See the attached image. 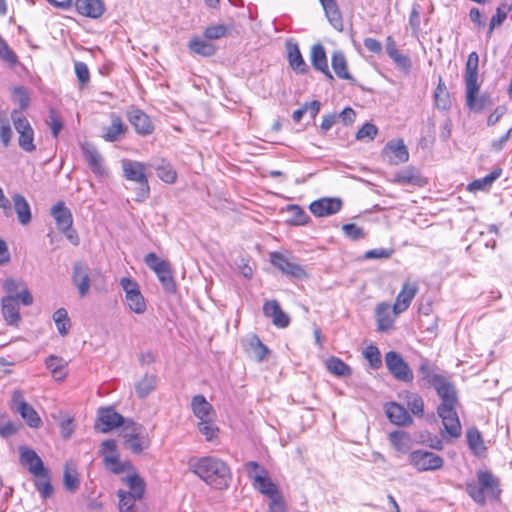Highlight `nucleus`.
Returning <instances> with one entry per match:
<instances>
[{"label": "nucleus", "instance_id": "f257e3e1", "mask_svg": "<svg viewBox=\"0 0 512 512\" xmlns=\"http://www.w3.org/2000/svg\"><path fill=\"white\" fill-rule=\"evenodd\" d=\"M432 387L441 399V403L437 407V414L444 426L445 434H443V437H460L462 427L456 412L458 397L454 384L446 376L442 375L440 378L435 379Z\"/></svg>", "mask_w": 512, "mask_h": 512}, {"label": "nucleus", "instance_id": "f03ea898", "mask_svg": "<svg viewBox=\"0 0 512 512\" xmlns=\"http://www.w3.org/2000/svg\"><path fill=\"white\" fill-rule=\"evenodd\" d=\"M191 472L214 489H227L232 479L228 464L215 456L193 457L188 461Z\"/></svg>", "mask_w": 512, "mask_h": 512}, {"label": "nucleus", "instance_id": "7ed1b4c3", "mask_svg": "<svg viewBox=\"0 0 512 512\" xmlns=\"http://www.w3.org/2000/svg\"><path fill=\"white\" fill-rule=\"evenodd\" d=\"M478 481L466 483V492L478 504L483 505L486 498L499 499L501 490L499 480L489 471H478Z\"/></svg>", "mask_w": 512, "mask_h": 512}, {"label": "nucleus", "instance_id": "20e7f679", "mask_svg": "<svg viewBox=\"0 0 512 512\" xmlns=\"http://www.w3.org/2000/svg\"><path fill=\"white\" fill-rule=\"evenodd\" d=\"M121 165L123 177L137 184L135 201L144 202L150 195V187L146 174L148 165L130 159H123Z\"/></svg>", "mask_w": 512, "mask_h": 512}, {"label": "nucleus", "instance_id": "39448f33", "mask_svg": "<svg viewBox=\"0 0 512 512\" xmlns=\"http://www.w3.org/2000/svg\"><path fill=\"white\" fill-rule=\"evenodd\" d=\"M123 482L129 487V491L119 490L117 492L119 510L120 512H137L135 501L142 499L145 482L136 472L128 474L123 478Z\"/></svg>", "mask_w": 512, "mask_h": 512}, {"label": "nucleus", "instance_id": "423d86ee", "mask_svg": "<svg viewBox=\"0 0 512 512\" xmlns=\"http://www.w3.org/2000/svg\"><path fill=\"white\" fill-rule=\"evenodd\" d=\"M100 452L103 457V464L105 468L113 474H121L123 472L131 474L135 472L134 467L130 462L120 461L115 440L108 439L103 441Z\"/></svg>", "mask_w": 512, "mask_h": 512}, {"label": "nucleus", "instance_id": "0eeeda50", "mask_svg": "<svg viewBox=\"0 0 512 512\" xmlns=\"http://www.w3.org/2000/svg\"><path fill=\"white\" fill-rule=\"evenodd\" d=\"M11 119L16 132L18 133V145L27 152L32 153L36 150L34 143V129L29 120L17 110L11 112Z\"/></svg>", "mask_w": 512, "mask_h": 512}, {"label": "nucleus", "instance_id": "6e6552de", "mask_svg": "<svg viewBox=\"0 0 512 512\" xmlns=\"http://www.w3.org/2000/svg\"><path fill=\"white\" fill-rule=\"evenodd\" d=\"M123 437L125 438V447L135 454H141L150 444L147 433L144 428L129 421L123 428Z\"/></svg>", "mask_w": 512, "mask_h": 512}, {"label": "nucleus", "instance_id": "1a4fd4ad", "mask_svg": "<svg viewBox=\"0 0 512 512\" xmlns=\"http://www.w3.org/2000/svg\"><path fill=\"white\" fill-rule=\"evenodd\" d=\"M385 364L392 376L402 382H411L413 372L403 357L395 351H389L385 354Z\"/></svg>", "mask_w": 512, "mask_h": 512}, {"label": "nucleus", "instance_id": "9d476101", "mask_svg": "<svg viewBox=\"0 0 512 512\" xmlns=\"http://www.w3.org/2000/svg\"><path fill=\"white\" fill-rule=\"evenodd\" d=\"M480 85L465 88V102L467 108L474 113H481L494 105V99L488 92L479 94Z\"/></svg>", "mask_w": 512, "mask_h": 512}, {"label": "nucleus", "instance_id": "9b49d317", "mask_svg": "<svg viewBox=\"0 0 512 512\" xmlns=\"http://www.w3.org/2000/svg\"><path fill=\"white\" fill-rule=\"evenodd\" d=\"M409 462L418 471H434L442 468L444 460L439 455L425 450H415L409 454Z\"/></svg>", "mask_w": 512, "mask_h": 512}, {"label": "nucleus", "instance_id": "f8f14e48", "mask_svg": "<svg viewBox=\"0 0 512 512\" xmlns=\"http://www.w3.org/2000/svg\"><path fill=\"white\" fill-rule=\"evenodd\" d=\"M120 284L125 291V300L129 309L137 314H143L147 307L139 285L131 278L126 277L121 279Z\"/></svg>", "mask_w": 512, "mask_h": 512}, {"label": "nucleus", "instance_id": "ddd939ff", "mask_svg": "<svg viewBox=\"0 0 512 512\" xmlns=\"http://www.w3.org/2000/svg\"><path fill=\"white\" fill-rule=\"evenodd\" d=\"M11 408L19 413L31 428H38L41 425V418L35 409L25 401L21 390H15L13 392Z\"/></svg>", "mask_w": 512, "mask_h": 512}, {"label": "nucleus", "instance_id": "4468645a", "mask_svg": "<svg viewBox=\"0 0 512 512\" xmlns=\"http://www.w3.org/2000/svg\"><path fill=\"white\" fill-rule=\"evenodd\" d=\"M270 262L275 268L289 277L301 279L306 276V272L300 264L281 252H272L270 254Z\"/></svg>", "mask_w": 512, "mask_h": 512}, {"label": "nucleus", "instance_id": "2eb2a0df", "mask_svg": "<svg viewBox=\"0 0 512 512\" xmlns=\"http://www.w3.org/2000/svg\"><path fill=\"white\" fill-rule=\"evenodd\" d=\"M130 420H125L122 415L117 413L112 407H100L97 411V424L96 426L102 425L100 431L108 433L116 427H123Z\"/></svg>", "mask_w": 512, "mask_h": 512}, {"label": "nucleus", "instance_id": "dca6fc26", "mask_svg": "<svg viewBox=\"0 0 512 512\" xmlns=\"http://www.w3.org/2000/svg\"><path fill=\"white\" fill-rule=\"evenodd\" d=\"M19 452L20 463L22 466L27 468L29 473L34 477L46 476L48 469L44 466L42 459L33 449L21 446L19 448Z\"/></svg>", "mask_w": 512, "mask_h": 512}, {"label": "nucleus", "instance_id": "f3484780", "mask_svg": "<svg viewBox=\"0 0 512 512\" xmlns=\"http://www.w3.org/2000/svg\"><path fill=\"white\" fill-rule=\"evenodd\" d=\"M81 150L88 166L97 177H105L108 175V171L104 165V159L93 144L88 142L82 143Z\"/></svg>", "mask_w": 512, "mask_h": 512}, {"label": "nucleus", "instance_id": "a211bd4d", "mask_svg": "<svg viewBox=\"0 0 512 512\" xmlns=\"http://www.w3.org/2000/svg\"><path fill=\"white\" fill-rule=\"evenodd\" d=\"M342 208V201L340 198H320L313 201L309 209L316 217L331 216L339 212Z\"/></svg>", "mask_w": 512, "mask_h": 512}, {"label": "nucleus", "instance_id": "6ab92c4d", "mask_svg": "<svg viewBox=\"0 0 512 512\" xmlns=\"http://www.w3.org/2000/svg\"><path fill=\"white\" fill-rule=\"evenodd\" d=\"M384 411L389 421L396 426L405 427L413 423V418L406 408L396 402L385 403Z\"/></svg>", "mask_w": 512, "mask_h": 512}, {"label": "nucleus", "instance_id": "aec40b11", "mask_svg": "<svg viewBox=\"0 0 512 512\" xmlns=\"http://www.w3.org/2000/svg\"><path fill=\"white\" fill-rule=\"evenodd\" d=\"M399 314L400 312H396L394 306L389 303H379L375 309L378 330L384 332L393 328L395 319Z\"/></svg>", "mask_w": 512, "mask_h": 512}, {"label": "nucleus", "instance_id": "412c9836", "mask_svg": "<svg viewBox=\"0 0 512 512\" xmlns=\"http://www.w3.org/2000/svg\"><path fill=\"white\" fill-rule=\"evenodd\" d=\"M417 292V283L405 282L396 297L395 303L393 304L395 311L400 313L406 311L416 296Z\"/></svg>", "mask_w": 512, "mask_h": 512}, {"label": "nucleus", "instance_id": "4be33fe9", "mask_svg": "<svg viewBox=\"0 0 512 512\" xmlns=\"http://www.w3.org/2000/svg\"><path fill=\"white\" fill-rule=\"evenodd\" d=\"M50 214L55 220L59 231H67L73 225V216L69 208L65 206L63 201L57 202L52 206Z\"/></svg>", "mask_w": 512, "mask_h": 512}, {"label": "nucleus", "instance_id": "5701e85b", "mask_svg": "<svg viewBox=\"0 0 512 512\" xmlns=\"http://www.w3.org/2000/svg\"><path fill=\"white\" fill-rule=\"evenodd\" d=\"M310 60L315 70L322 72L329 80H333V75L328 68L326 52L322 44L317 43L311 47Z\"/></svg>", "mask_w": 512, "mask_h": 512}, {"label": "nucleus", "instance_id": "b1692460", "mask_svg": "<svg viewBox=\"0 0 512 512\" xmlns=\"http://www.w3.org/2000/svg\"><path fill=\"white\" fill-rule=\"evenodd\" d=\"M72 281L78 288L80 296H86L90 289L88 267L81 262L75 263L73 266Z\"/></svg>", "mask_w": 512, "mask_h": 512}, {"label": "nucleus", "instance_id": "393cba45", "mask_svg": "<svg viewBox=\"0 0 512 512\" xmlns=\"http://www.w3.org/2000/svg\"><path fill=\"white\" fill-rule=\"evenodd\" d=\"M286 50L291 69L297 74H305L308 71V65L304 61L298 45L288 41L286 43Z\"/></svg>", "mask_w": 512, "mask_h": 512}, {"label": "nucleus", "instance_id": "a878e982", "mask_svg": "<svg viewBox=\"0 0 512 512\" xmlns=\"http://www.w3.org/2000/svg\"><path fill=\"white\" fill-rule=\"evenodd\" d=\"M128 118L138 134L149 135L153 132L152 123L143 111L132 109L128 112Z\"/></svg>", "mask_w": 512, "mask_h": 512}, {"label": "nucleus", "instance_id": "bb28decb", "mask_svg": "<svg viewBox=\"0 0 512 512\" xmlns=\"http://www.w3.org/2000/svg\"><path fill=\"white\" fill-rule=\"evenodd\" d=\"M329 23L341 32L344 29L343 18L336 0H319Z\"/></svg>", "mask_w": 512, "mask_h": 512}, {"label": "nucleus", "instance_id": "cd10ccee", "mask_svg": "<svg viewBox=\"0 0 512 512\" xmlns=\"http://www.w3.org/2000/svg\"><path fill=\"white\" fill-rule=\"evenodd\" d=\"M75 7L79 14L94 19L102 16L105 10L101 0H76Z\"/></svg>", "mask_w": 512, "mask_h": 512}, {"label": "nucleus", "instance_id": "c85d7f7f", "mask_svg": "<svg viewBox=\"0 0 512 512\" xmlns=\"http://www.w3.org/2000/svg\"><path fill=\"white\" fill-rule=\"evenodd\" d=\"M397 184L412 185L422 187L426 185L427 181L420 175L418 170L413 167H406L399 171L393 180Z\"/></svg>", "mask_w": 512, "mask_h": 512}, {"label": "nucleus", "instance_id": "c756f323", "mask_svg": "<svg viewBox=\"0 0 512 512\" xmlns=\"http://www.w3.org/2000/svg\"><path fill=\"white\" fill-rule=\"evenodd\" d=\"M391 446L400 454H406L412 447V439L408 432L403 430L392 431L388 435Z\"/></svg>", "mask_w": 512, "mask_h": 512}, {"label": "nucleus", "instance_id": "7c9ffc66", "mask_svg": "<svg viewBox=\"0 0 512 512\" xmlns=\"http://www.w3.org/2000/svg\"><path fill=\"white\" fill-rule=\"evenodd\" d=\"M2 314L9 325H18L20 321L19 306L14 296L8 295L2 299Z\"/></svg>", "mask_w": 512, "mask_h": 512}, {"label": "nucleus", "instance_id": "2f4dec72", "mask_svg": "<svg viewBox=\"0 0 512 512\" xmlns=\"http://www.w3.org/2000/svg\"><path fill=\"white\" fill-rule=\"evenodd\" d=\"M478 66H479V55L473 51L468 55L465 72H464V83L465 88L479 85L478 83Z\"/></svg>", "mask_w": 512, "mask_h": 512}, {"label": "nucleus", "instance_id": "473e14b6", "mask_svg": "<svg viewBox=\"0 0 512 512\" xmlns=\"http://www.w3.org/2000/svg\"><path fill=\"white\" fill-rule=\"evenodd\" d=\"M191 409L199 421L214 418V410L212 405L201 394L195 395L192 398Z\"/></svg>", "mask_w": 512, "mask_h": 512}, {"label": "nucleus", "instance_id": "72a5a7b5", "mask_svg": "<svg viewBox=\"0 0 512 512\" xmlns=\"http://www.w3.org/2000/svg\"><path fill=\"white\" fill-rule=\"evenodd\" d=\"M253 487L260 493L268 496L271 501L273 499H280L277 486L271 481L268 474H262V476L255 475Z\"/></svg>", "mask_w": 512, "mask_h": 512}, {"label": "nucleus", "instance_id": "f704fd0d", "mask_svg": "<svg viewBox=\"0 0 512 512\" xmlns=\"http://www.w3.org/2000/svg\"><path fill=\"white\" fill-rule=\"evenodd\" d=\"M188 49L191 53L203 57L213 56L216 52V47L207 39L201 37H193L188 43Z\"/></svg>", "mask_w": 512, "mask_h": 512}, {"label": "nucleus", "instance_id": "c9c22d12", "mask_svg": "<svg viewBox=\"0 0 512 512\" xmlns=\"http://www.w3.org/2000/svg\"><path fill=\"white\" fill-rule=\"evenodd\" d=\"M386 52L399 68L405 71L410 69L411 61L409 57L399 52L396 46V42L391 36L386 38Z\"/></svg>", "mask_w": 512, "mask_h": 512}, {"label": "nucleus", "instance_id": "e433bc0d", "mask_svg": "<svg viewBox=\"0 0 512 512\" xmlns=\"http://www.w3.org/2000/svg\"><path fill=\"white\" fill-rule=\"evenodd\" d=\"M14 210L17 214L18 221L22 225L30 223L32 215L30 205L24 196L20 194H14L12 197Z\"/></svg>", "mask_w": 512, "mask_h": 512}, {"label": "nucleus", "instance_id": "4c0bfd02", "mask_svg": "<svg viewBox=\"0 0 512 512\" xmlns=\"http://www.w3.org/2000/svg\"><path fill=\"white\" fill-rule=\"evenodd\" d=\"M63 486L67 492L74 493L80 486V480L76 466L68 462L65 464L63 472Z\"/></svg>", "mask_w": 512, "mask_h": 512}, {"label": "nucleus", "instance_id": "58836bf2", "mask_svg": "<svg viewBox=\"0 0 512 512\" xmlns=\"http://www.w3.org/2000/svg\"><path fill=\"white\" fill-rule=\"evenodd\" d=\"M332 68L340 79L354 81L347 69V61L341 51H335L331 57Z\"/></svg>", "mask_w": 512, "mask_h": 512}, {"label": "nucleus", "instance_id": "ea45409f", "mask_svg": "<svg viewBox=\"0 0 512 512\" xmlns=\"http://www.w3.org/2000/svg\"><path fill=\"white\" fill-rule=\"evenodd\" d=\"M157 385V376L153 374H145L140 380L135 383V392L138 398L147 397L152 391L155 390Z\"/></svg>", "mask_w": 512, "mask_h": 512}, {"label": "nucleus", "instance_id": "a19ab883", "mask_svg": "<svg viewBox=\"0 0 512 512\" xmlns=\"http://www.w3.org/2000/svg\"><path fill=\"white\" fill-rule=\"evenodd\" d=\"M125 127L121 118L115 113L111 114V125L104 129V139L108 142L117 141L124 133Z\"/></svg>", "mask_w": 512, "mask_h": 512}, {"label": "nucleus", "instance_id": "79ce46f5", "mask_svg": "<svg viewBox=\"0 0 512 512\" xmlns=\"http://www.w3.org/2000/svg\"><path fill=\"white\" fill-rule=\"evenodd\" d=\"M391 152L394 155V163H405L409 159L408 150L402 139L390 141L386 144L384 152Z\"/></svg>", "mask_w": 512, "mask_h": 512}, {"label": "nucleus", "instance_id": "37998d69", "mask_svg": "<svg viewBox=\"0 0 512 512\" xmlns=\"http://www.w3.org/2000/svg\"><path fill=\"white\" fill-rule=\"evenodd\" d=\"M45 363L56 380L61 381L66 377V362L63 359L51 355L46 359Z\"/></svg>", "mask_w": 512, "mask_h": 512}, {"label": "nucleus", "instance_id": "c03bdc74", "mask_svg": "<svg viewBox=\"0 0 512 512\" xmlns=\"http://www.w3.org/2000/svg\"><path fill=\"white\" fill-rule=\"evenodd\" d=\"M466 437L468 446L475 455H481L486 450L482 435L477 428H470Z\"/></svg>", "mask_w": 512, "mask_h": 512}, {"label": "nucleus", "instance_id": "a18cd8bd", "mask_svg": "<svg viewBox=\"0 0 512 512\" xmlns=\"http://www.w3.org/2000/svg\"><path fill=\"white\" fill-rule=\"evenodd\" d=\"M434 100L438 109L447 110L450 108L451 101L449 92L447 91L445 83L441 77H439V82L434 92Z\"/></svg>", "mask_w": 512, "mask_h": 512}, {"label": "nucleus", "instance_id": "49530a36", "mask_svg": "<svg viewBox=\"0 0 512 512\" xmlns=\"http://www.w3.org/2000/svg\"><path fill=\"white\" fill-rule=\"evenodd\" d=\"M502 174V169L498 168L493 170L490 174L481 179L474 180L468 186L469 191L486 190L492 183L498 179Z\"/></svg>", "mask_w": 512, "mask_h": 512}, {"label": "nucleus", "instance_id": "de8ad7c7", "mask_svg": "<svg viewBox=\"0 0 512 512\" xmlns=\"http://www.w3.org/2000/svg\"><path fill=\"white\" fill-rule=\"evenodd\" d=\"M53 320L56 324L59 334L61 336L67 335L71 327V322L67 310L64 308L57 309L53 314Z\"/></svg>", "mask_w": 512, "mask_h": 512}, {"label": "nucleus", "instance_id": "09e8293b", "mask_svg": "<svg viewBox=\"0 0 512 512\" xmlns=\"http://www.w3.org/2000/svg\"><path fill=\"white\" fill-rule=\"evenodd\" d=\"M326 368L336 376L346 377L351 374L350 367L337 357H330L326 361Z\"/></svg>", "mask_w": 512, "mask_h": 512}, {"label": "nucleus", "instance_id": "8fccbe9b", "mask_svg": "<svg viewBox=\"0 0 512 512\" xmlns=\"http://www.w3.org/2000/svg\"><path fill=\"white\" fill-rule=\"evenodd\" d=\"M160 281L163 289L168 293L176 292V283L172 275V270L170 264L161 269V272L158 271L155 273Z\"/></svg>", "mask_w": 512, "mask_h": 512}, {"label": "nucleus", "instance_id": "3c124183", "mask_svg": "<svg viewBox=\"0 0 512 512\" xmlns=\"http://www.w3.org/2000/svg\"><path fill=\"white\" fill-rule=\"evenodd\" d=\"M35 478V488L40 493L42 498H50L54 493V489L50 481L49 470H47L46 476H38Z\"/></svg>", "mask_w": 512, "mask_h": 512}, {"label": "nucleus", "instance_id": "603ef678", "mask_svg": "<svg viewBox=\"0 0 512 512\" xmlns=\"http://www.w3.org/2000/svg\"><path fill=\"white\" fill-rule=\"evenodd\" d=\"M406 404L408 409L416 417H422L424 414V401L421 396L416 393H407Z\"/></svg>", "mask_w": 512, "mask_h": 512}, {"label": "nucleus", "instance_id": "864d4df0", "mask_svg": "<svg viewBox=\"0 0 512 512\" xmlns=\"http://www.w3.org/2000/svg\"><path fill=\"white\" fill-rule=\"evenodd\" d=\"M197 428L207 441H212L217 437L219 432V429L215 425L213 418L200 420L198 422Z\"/></svg>", "mask_w": 512, "mask_h": 512}, {"label": "nucleus", "instance_id": "5fc2aeb1", "mask_svg": "<svg viewBox=\"0 0 512 512\" xmlns=\"http://www.w3.org/2000/svg\"><path fill=\"white\" fill-rule=\"evenodd\" d=\"M435 370V367L431 366L427 360H424L419 366L418 373L422 380H424L428 385L433 386L435 379L442 376V374L436 373Z\"/></svg>", "mask_w": 512, "mask_h": 512}, {"label": "nucleus", "instance_id": "6e6d98bb", "mask_svg": "<svg viewBox=\"0 0 512 512\" xmlns=\"http://www.w3.org/2000/svg\"><path fill=\"white\" fill-rule=\"evenodd\" d=\"M287 212L290 214V222L293 225H305L309 221V216L298 205L290 204L287 206Z\"/></svg>", "mask_w": 512, "mask_h": 512}, {"label": "nucleus", "instance_id": "4d7b16f0", "mask_svg": "<svg viewBox=\"0 0 512 512\" xmlns=\"http://www.w3.org/2000/svg\"><path fill=\"white\" fill-rule=\"evenodd\" d=\"M510 10L511 6L509 5H501L496 9L495 15H493L490 20L489 29L487 32L488 37L491 36L495 27L500 26L504 22Z\"/></svg>", "mask_w": 512, "mask_h": 512}, {"label": "nucleus", "instance_id": "13d9d810", "mask_svg": "<svg viewBox=\"0 0 512 512\" xmlns=\"http://www.w3.org/2000/svg\"><path fill=\"white\" fill-rule=\"evenodd\" d=\"M365 359L369 362L372 369L376 370L382 366V358L379 349L374 345H369L363 351Z\"/></svg>", "mask_w": 512, "mask_h": 512}, {"label": "nucleus", "instance_id": "bf43d9fd", "mask_svg": "<svg viewBox=\"0 0 512 512\" xmlns=\"http://www.w3.org/2000/svg\"><path fill=\"white\" fill-rule=\"evenodd\" d=\"M249 350L253 354L254 358L258 361H262L267 353L268 348L260 341V339L257 336H252L249 339Z\"/></svg>", "mask_w": 512, "mask_h": 512}, {"label": "nucleus", "instance_id": "052dcab7", "mask_svg": "<svg viewBox=\"0 0 512 512\" xmlns=\"http://www.w3.org/2000/svg\"><path fill=\"white\" fill-rule=\"evenodd\" d=\"M342 231L347 238L353 241L363 239L366 236L364 230L354 223L344 224Z\"/></svg>", "mask_w": 512, "mask_h": 512}, {"label": "nucleus", "instance_id": "680f3d73", "mask_svg": "<svg viewBox=\"0 0 512 512\" xmlns=\"http://www.w3.org/2000/svg\"><path fill=\"white\" fill-rule=\"evenodd\" d=\"M145 264L153 270L155 273L158 271L161 272V269H163L165 266L169 264V262L160 259L155 253L151 252L148 253L144 258Z\"/></svg>", "mask_w": 512, "mask_h": 512}, {"label": "nucleus", "instance_id": "e2e57ef3", "mask_svg": "<svg viewBox=\"0 0 512 512\" xmlns=\"http://www.w3.org/2000/svg\"><path fill=\"white\" fill-rule=\"evenodd\" d=\"M157 175L166 183H174L177 178L175 170L169 164L159 166L157 168Z\"/></svg>", "mask_w": 512, "mask_h": 512}, {"label": "nucleus", "instance_id": "0e129e2a", "mask_svg": "<svg viewBox=\"0 0 512 512\" xmlns=\"http://www.w3.org/2000/svg\"><path fill=\"white\" fill-rule=\"evenodd\" d=\"M13 137V131L8 118L0 122V139L4 147H8Z\"/></svg>", "mask_w": 512, "mask_h": 512}, {"label": "nucleus", "instance_id": "69168bd1", "mask_svg": "<svg viewBox=\"0 0 512 512\" xmlns=\"http://www.w3.org/2000/svg\"><path fill=\"white\" fill-rule=\"evenodd\" d=\"M378 132L377 127L372 123L364 124L356 133V138L358 140H373Z\"/></svg>", "mask_w": 512, "mask_h": 512}, {"label": "nucleus", "instance_id": "338daca9", "mask_svg": "<svg viewBox=\"0 0 512 512\" xmlns=\"http://www.w3.org/2000/svg\"><path fill=\"white\" fill-rule=\"evenodd\" d=\"M74 70L79 82L82 85H86L90 80L88 66L84 62L76 61L74 64Z\"/></svg>", "mask_w": 512, "mask_h": 512}, {"label": "nucleus", "instance_id": "774afa93", "mask_svg": "<svg viewBox=\"0 0 512 512\" xmlns=\"http://www.w3.org/2000/svg\"><path fill=\"white\" fill-rule=\"evenodd\" d=\"M0 58L10 65H15L17 62V56L8 47L6 42L0 37Z\"/></svg>", "mask_w": 512, "mask_h": 512}]
</instances>
